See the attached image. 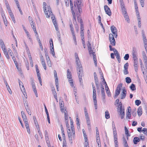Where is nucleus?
Instances as JSON below:
<instances>
[{
  "label": "nucleus",
  "mask_w": 147,
  "mask_h": 147,
  "mask_svg": "<svg viewBox=\"0 0 147 147\" xmlns=\"http://www.w3.org/2000/svg\"><path fill=\"white\" fill-rule=\"evenodd\" d=\"M43 8L44 10L46 16V17L49 18L50 16L51 17L52 22L53 23L56 30L57 32L59 31L57 23L55 19L54 16L53 14L51 11V9L49 6H48L46 3L44 2L43 3Z\"/></svg>",
  "instance_id": "nucleus-1"
},
{
  "label": "nucleus",
  "mask_w": 147,
  "mask_h": 147,
  "mask_svg": "<svg viewBox=\"0 0 147 147\" xmlns=\"http://www.w3.org/2000/svg\"><path fill=\"white\" fill-rule=\"evenodd\" d=\"M82 2L80 0H75L74 2L76 12L77 14L78 15V13H81L82 12Z\"/></svg>",
  "instance_id": "nucleus-2"
},
{
  "label": "nucleus",
  "mask_w": 147,
  "mask_h": 147,
  "mask_svg": "<svg viewBox=\"0 0 147 147\" xmlns=\"http://www.w3.org/2000/svg\"><path fill=\"white\" fill-rule=\"evenodd\" d=\"M121 8L122 14L124 17L125 20L127 22L129 23L130 22L129 19V16L127 15L126 9L125 8V6H122V7H121Z\"/></svg>",
  "instance_id": "nucleus-3"
},
{
  "label": "nucleus",
  "mask_w": 147,
  "mask_h": 147,
  "mask_svg": "<svg viewBox=\"0 0 147 147\" xmlns=\"http://www.w3.org/2000/svg\"><path fill=\"white\" fill-rule=\"evenodd\" d=\"M76 63L77 65V71L80 72V71H83L82 67L80 61L79 59H76Z\"/></svg>",
  "instance_id": "nucleus-4"
},
{
  "label": "nucleus",
  "mask_w": 147,
  "mask_h": 147,
  "mask_svg": "<svg viewBox=\"0 0 147 147\" xmlns=\"http://www.w3.org/2000/svg\"><path fill=\"white\" fill-rule=\"evenodd\" d=\"M111 30L115 38H117V32L116 28L114 26H112L111 27Z\"/></svg>",
  "instance_id": "nucleus-5"
},
{
  "label": "nucleus",
  "mask_w": 147,
  "mask_h": 147,
  "mask_svg": "<svg viewBox=\"0 0 147 147\" xmlns=\"http://www.w3.org/2000/svg\"><path fill=\"white\" fill-rule=\"evenodd\" d=\"M49 43L51 48V53L53 56L54 57L55 56V53L54 50L53 41L52 38L50 39L49 40Z\"/></svg>",
  "instance_id": "nucleus-6"
},
{
  "label": "nucleus",
  "mask_w": 147,
  "mask_h": 147,
  "mask_svg": "<svg viewBox=\"0 0 147 147\" xmlns=\"http://www.w3.org/2000/svg\"><path fill=\"white\" fill-rule=\"evenodd\" d=\"M142 56L144 59V62L145 68L147 69V57L146 56L145 52L144 51L142 52Z\"/></svg>",
  "instance_id": "nucleus-7"
},
{
  "label": "nucleus",
  "mask_w": 147,
  "mask_h": 147,
  "mask_svg": "<svg viewBox=\"0 0 147 147\" xmlns=\"http://www.w3.org/2000/svg\"><path fill=\"white\" fill-rule=\"evenodd\" d=\"M104 8L106 13L110 16L111 15V12L109 7L107 5L104 6Z\"/></svg>",
  "instance_id": "nucleus-8"
},
{
  "label": "nucleus",
  "mask_w": 147,
  "mask_h": 147,
  "mask_svg": "<svg viewBox=\"0 0 147 147\" xmlns=\"http://www.w3.org/2000/svg\"><path fill=\"white\" fill-rule=\"evenodd\" d=\"M122 92L121 93V99H124L126 95L127 91L125 87L123 88Z\"/></svg>",
  "instance_id": "nucleus-9"
},
{
  "label": "nucleus",
  "mask_w": 147,
  "mask_h": 147,
  "mask_svg": "<svg viewBox=\"0 0 147 147\" xmlns=\"http://www.w3.org/2000/svg\"><path fill=\"white\" fill-rule=\"evenodd\" d=\"M119 112L120 113V115H125L124 109L122 108V103L121 102H120L119 103Z\"/></svg>",
  "instance_id": "nucleus-10"
},
{
  "label": "nucleus",
  "mask_w": 147,
  "mask_h": 147,
  "mask_svg": "<svg viewBox=\"0 0 147 147\" xmlns=\"http://www.w3.org/2000/svg\"><path fill=\"white\" fill-rule=\"evenodd\" d=\"M80 13H78V14H77L78 16V21L80 22V23L81 24V31H84V27L83 26V22L82 19L80 18H79V16H80V14H79Z\"/></svg>",
  "instance_id": "nucleus-11"
},
{
  "label": "nucleus",
  "mask_w": 147,
  "mask_h": 147,
  "mask_svg": "<svg viewBox=\"0 0 147 147\" xmlns=\"http://www.w3.org/2000/svg\"><path fill=\"white\" fill-rule=\"evenodd\" d=\"M128 111L126 113V118H128V119H130L131 116V109L130 107H129L127 108Z\"/></svg>",
  "instance_id": "nucleus-12"
},
{
  "label": "nucleus",
  "mask_w": 147,
  "mask_h": 147,
  "mask_svg": "<svg viewBox=\"0 0 147 147\" xmlns=\"http://www.w3.org/2000/svg\"><path fill=\"white\" fill-rule=\"evenodd\" d=\"M67 132L68 134V137L70 140L72 141V134L71 130L70 129H67Z\"/></svg>",
  "instance_id": "nucleus-13"
},
{
  "label": "nucleus",
  "mask_w": 147,
  "mask_h": 147,
  "mask_svg": "<svg viewBox=\"0 0 147 147\" xmlns=\"http://www.w3.org/2000/svg\"><path fill=\"white\" fill-rule=\"evenodd\" d=\"M133 62L134 69L136 72H137L138 71V61H133Z\"/></svg>",
  "instance_id": "nucleus-14"
},
{
  "label": "nucleus",
  "mask_w": 147,
  "mask_h": 147,
  "mask_svg": "<svg viewBox=\"0 0 147 147\" xmlns=\"http://www.w3.org/2000/svg\"><path fill=\"white\" fill-rule=\"evenodd\" d=\"M30 25L31 27L32 28L35 34H37V32L36 31L35 26V24L34 22L30 23Z\"/></svg>",
  "instance_id": "nucleus-15"
},
{
  "label": "nucleus",
  "mask_w": 147,
  "mask_h": 147,
  "mask_svg": "<svg viewBox=\"0 0 147 147\" xmlns=\"http://www.w3.org/2000/svg\"><path fill=\"white\" fill-rule=\"evenodd\" d=\"M77 73L78 74V75L79 77V81L81 83H82V74L83 72V71H80V72H79L78 71H77Z\"/></svg>",
  "instance_id": "nucleus-16"
},
{
  "label": "nucleus",
  "mask_w": 147,
  "mask_h": 147,
  "mask_svg": "<svg viewBox=\"0 0 147 147\" xmlns=\"http://www.w3.org/2000/svg\"><path fill=\"white\" fill-rule=\"evenodd\" d=\"M0 45L2 50H4V49H6L4 42L1 39H0Z\"/></svg>",
  "instance_id": "nucleus-17"
},
{
  "label": "nucleus",
  "mask_w": 147,
  "mask_h": 147,
  "mask_svg": "<svg viewBox=\"0 0 147 147\" xmlns=\"http://www.w3.org/2000/svg\"><path fill=\"white\" fill-rule=\"evenodd\" d=\"M21 115H22V117L23 120V121H24L25 120H26L27 119L26 116L24 112L23 111H21Z\"/></svg>",
  "instance_id": "nucleus-18"
},
{
  "label": "nucleus",
  "mask_w": 147,
  "mask_h": 147,
  "mask_svg": "<svg viewBox=\"0 0 147 147\" xmlns=\"http://www.w3.org/2000/svg\"><path fill=\"white\" fill-rule=\"evenodd\" d=\"M142 109L141 107H140L138 109V114L139 116L141 115L142 114Z\"/></svg>",
  "instance_id": "nucleus-19"
},
{
  "label": "nucleus",
  "mask_w": 147,
  "mask_h": 147,
  "mask_svg": "<svg viewBox=\"0 0 147 147\" xmlns=\"http://www.w3.org/2000/svg\"><path fill=\"white\" fill-rule=\"evenodd\" d=\"M71 130L72 134V136L73 138H74L75 137V131L74 130V125H71Z\"/></svg>",
  "instance_id": "nucleus-20"
},
{
  "label": "nucleus",
  "mask_w": 147,
  "mask_h": 147,
  "mask_svg": "<svg viewBox=\"0 0 147 147\" xmlns=\"http://www.w3.org/2000/svg\"><path fill=\"white\" fill-rule=\"evenodd\" d=\"M67 78L69 79H71L72 78L71 75V72L69 71V69H68L67 71Z\"/></svg>",
  "instance_id": "nucleus-21"
},
{
  "label": "nucleus",
  "mask_w": 147,
  "mask_h": 147,
  "mask_svg": "<svg viewBox=\"0 0 147 147\" xmlns=\"http://www.w3.org/2000/svg\"><path fill=\"white\" fill-rule=\"evenodd\" d=\"M142 38L144 48L147 47V40L146 36L143 37Z\"/></svg>",
  "instance_id": "nucleus-22"
},
{
  "label": "nucleus",
  "mask_w": 147,
  "mask_h": 147,
  "mask_svg": "<svg viewBox=\"0 0 147 147\" xmlns=\"http://www.w3.org/2000/svg\"><path fill=\"white\" fill-rule=\"evenodd\" d=\"M140 141L139 138L137 137H135L133 140V142L135 144H136L138 142H139Z\"/></svg>",
  "instance_id": "nucleus-23"
},
{
  "label": "nucleus",
  "mask_w": 147,
  "mask_h": 147,
  "mask_svg": "<svg viewBox=\"0 0 147 147\" xmlns=\"http://www.w3.org/2000/svg\"><path fill=\"white\" fill-rule=\"evenodd\" d=\"M93 56L95 65L96 66H97V59L96 58V56L95 55V53H93Z\"/></svg>",
  "instance_id": "nucleus-24"
},
{
  "label": "nucleus",
  "mask_w": 147,
  "mask_h": 147,
  "mask_svg": "<svg viewBox=\"0 0 147 147\" xmlns=\"http://www.w3.org/2000/svg\"><path fill=\"white\" fill-rule=\"evenodd\" d=\"M7 11L11 19L14 17V15L12 12L11 9L8 10Z\"/></svg>",
  "instance_id": "nucleus-25"
},
{
  "label": "nucleus",
  "mask_w": 147,
  "mask_h": 147,
  "mask_svg": "<svg viewBox=\"0 0 147 147\" xmlns=\"http://www.w3.org/2000/svg\"><path fill=\"white\" fill-rule=\"evenodd\" d=\"M146 69L145 72L144 71H143V74L144 76V78L146 82L147 83V72H146V71H147V69L146 68Z\"/></svg>",
  "instance_id": "nucleus-26"
},
{
  "label": "nucleus",
  "mask_w": 147,
  "mask_h": 147,
  "mask_svg": "<svg viewBox=\"0 0 147 147\" xmlns=\"http://www.w3.org/2000/svg\"><path fill=\"white\" fill-rule=\"evenodd\" d=\"M77 123L76 124L77 125V128L78 129L80 128V124L79 123V119H78V115L76 116V119Z\"/></svg>",
  "instance_id": "nucleus-27"
},
{
  "label": "nucleus",
  "mask_w": 147,
  "mask_h": 147,
  "mask_svg": "<svg viewBox=\"0 0 147 147\" xmlns=\"http://www.w3.org/2000/svg\"><path fill=\"white\" fill-rule=\"evenodd\" d=\"M94 78L95 80V83L98 82V80L97 78V74L96 72H94Z\"/></svg>",
  "instance_id": "nucleus-28"
},
{
  "label": "nucleus",
  "mask_w": 147,
  "mask_h": 147,
  "mask_svg": "<svg viewBox=\"0 0 147 147\" xmlns=\"http://www.w3.org/2000/svg\"><path fill=\"white\" fill-rule=\"evenodd\" d=\"M31 83L33 89L35 88L36 86L35 84V83L34 82V80L32 78H31Z\"/></svg>",
  "instance_id": "nucleus-29"
},
{
  "label": "nucleus",
  "mask_w": 147,
  "mask_h": 147,
  "mask_svg": "<svg viewBox=\"0 0 147 147\" xmlns=\"http://www.w3.org/2000/svg\"><path fill=\"white\" fill-rule=\"evenodd\" d=\"M137 55V53L136 48L135 47H133L132 48V55Z\"/></svg>",
  "instance_id": "nucleus-30"
},
{
  "label": "nucleus",
  "mask_w": 147,
  "mask_h": 147,
  "mask_svg": "<svg viewBox=\"0 0 147 147\" xmlns=\"http://www.w3.org/2000/svg\"><path fill=\"white\" fill-rule=\"evenodd\" d=\"M111 44L112 45L115 46V39L109 40Z\"/></svg>",
  "instance_id": "nucleus-31"
},
{
  "label": "nucleus",
  "mask_w": 147,
  "mask_h": 147,
  "mask_svg": "<svg viewBox=\"0 0 147 147\" xmlns=\"http://www.w3.org/2000/svg\"><path fill=\"white\" fill-rule=\"evenodd\" d=\"M131 89L132 91H134L136 90L135 85L134 84H132L130 86Z\"/></svg>",
  "instance_id": "nucleus-32"
},
{
  "label": "nucleus",
  "mask_w": 147,
  "mask_h": 147,
  "mask_svg": "<svg viewBox=\"0 0 147 147\" xmlns=\"http://www.w3.org/2000/svg\"><path fill=\"white\" fill-rule=\"evenodd\" d=\"M22 89L21 88V89L24 95L25 96V97H26L25 96V95L26 94V90L25 88L24 87V86L22 85Z\"/></svg>",
  "instance_id": "nucleus-33"
},
{
  "label": "nucleus",
  "mask_w": 147,
  "mask_h": 147,
  "mask_svg": "<svg viewBox=\"0 0 147 147\" xmlns=\"http://www.w3.org/2000/svg\"><path fill=\"white\" fill-rule=\"evenodd\" d=\"M22 26L23 27V28L24 29V30L26 33L27 34V36L28 37V38H30V36L29 35L28 32L27 31V30L26 29V28H25V27H24V26L23 25H22Z\"/></svg>",
  "instance_id": "nucleus-34"
},
{
  "label": "nucleus",
  "mask_w": 147,
  "mask_h": 147,
  "mask_svg": "<svg viewBox=\"0 0 147 147\" xmlns=\"http://www.w3.org/2000/svg\"><path fill=\"white\" fill-rule=\"evenodd\" d=\"M105 117L106 119H108L110 118V115L108 111L107 110L105 113Z\"/></svg>",
  "instance_id": "nucleus-35"
},
{
  "label": "nucleus",
  "mask_w": 147,
  "mask_h": 147,
  "mask_svg": "<svg viewBox=\"0 0 147 147\" xmlns=\"http://www.w3.org/2000/svg\"><path fill=\"white\" fill-rule=\"evenodd\" d=\"M125 81L127 83L129 84L131 82V80L130 78L127 77L125 78Z\"/></svg>",
  "instance_id": "nucleus-36"
},
{
  "label": "nucleus",
  "mask_w": 147,
  "mask_h": 147,
  "mask_svg": "<svg viewBox=\"0 0 147 147\" xmlns=\"http://www.w3.org/2000/svg\"><path fill=\"white\" fill-rule=\"evenodd\" d=\"M5 4L6 6V8L7 10L10 9V8L9 7V4L8 1L6 0L5 1Z\"/></svg>",
  "instance_id": "nucleus-37"
},
{
  "label": "nucleus",
  "mask_w": 147,
  "mask_h": 147,
  "mask_svg": "<svg viewBox=\"0 0 147 147\" xmlns=\"http://www.w3.org/2000/svg\"><path fill=\"white\" fill-rule=\"evenodd\" d=\"M133 61H138V58H137V55H132Z\"/></svg>",
  "instance_id": "nucleus-38"
},
{
  "label": "nucleus",
  "mask_w": 147,
  "mask_h": 147,
  "mask_svg": "<svg viewBox=\"0 0 147 147\" xmlns=\"http://www.w3.org/2000/svg\"><path fill=\"white\" fill-rule=\"evenodd\" d=\"M120 91L117 90H116L115 93V97H117L119 94Z\"/></svg>",
  "instance_id": "nucleus-39"
},
{
  "label": "nucleus",
  "mask_w": 147,
  "mask_h": 147,
  "mask_svg": "<svg viewBox=\"0 0 147 147\" xmlns=\"http://www.w3.org/2000/svg\"><path fill=\"white\" fill-rule=\"evenodd\" d=\"M4 24L6 26H7V20L6 17L2 18Z\"/></svg>",
  "instance_id": "nucleus-40"
},
{
  "label": "nucleus",
  "mask_w": 147,
  "mask_h": 147,
  "mask_svg": "<svg viewBox=\"0 0 147 147\" xmlns=\"http://www.w3.org/2000/svg\"><path fill=\"white\" fill-rule=\"evenodd\" d=\"M122 87V84L121 83L117 86L116 89L120 91Z\"/></svg>",
  "instance_id": "nucleus-41"
},
{
  "label": "nucleus",
  "mask_w": 147,
  "mask_h": 147,
  "mask_svg": "<svg viewBox=\"0 0 147 147\" xmlns=\"http://www.w3.org/2000/svg\"><path fill=\"white\" fill-rule=\"evenodd\" d=\"M63 102L62 101L61 102H60V107L61 108V111H62L63 109V108L64 107V104H63Z\"/></svg>",
  "instance_id": "nucleus-42"
},
{
  "label": "nucleus",
  "mask_w": 147,
  "mask_h": 147,
  "mask_svg": "<svg viewBox=\"0 0 147 147\" xmlns=\"http://www.w3.org/2000/svg\"><path fill=\"white\" fill-rule=\"evenodd\" d=\"M41 62V64H42V66L43 67L44 69L45 70H46V69L47 67H46V65L45 64V61H43L42 62Z\"/></svg>",
  "instance_id": "nucleus-43"
},
{
  "label": "nucleus",
  "mask_w": 147,
  "mask_h": 147,
  "mask_svg": "<svg viewBox=\"0 0 147 147\" xmlns=\"http://www.w3.org/2000/svg\"><path fill=\"white\" fill-rule=\"evenodd\" d=\"M24 121V122L25 125L26 126V128H28L29 127L28 123V120H25Z\"/></svg>",
  "instance_id": "nucleus-44"
},
{
  "label": "nucleus",
  "mask_w": 147,
  "mask_h": 147,
  "mask_svg": "<svg viewBox=\"0 0 147 147\" xmlns=\"http://www.w3.org/2000/svg\"><path fill=\"white\" fill-rule=\"evenodd\" d=\"M142 131L144 134L147 136V129L146 128H143L142 130Z\"/></svg>",
  "instance_id": "nucleus-45"
},
{
  "label": "nucleus",
  "mask_w": 147,
  "mask_h": 147,
  "mask_svg": "<svg viewBox=\"0 0 147 147\" xmlns=\"http://www.w3.org/2000/svg\"><path fill=\"white\" fill-rule=\"evenodd\" d=\"M135 103L136 105L138 106L141 103V102L140 100H135Z\"/></svg>",
  "instance_id": "nucleus-46"
},
{
  "label": "nucleus",
  "mask_w": 147,
  "mask_h": 147,
  "mask_svg": "<svg viewBox=\"0 0 147 147\" xmlns=\"http://www.w3.org/2000/svg\"><path fill=\"white\" fill-rule=\"evenodd\" d=\"M57 35L58 38L59 40H61V34L59 31H58L57 32Z\"/></svg>",
  "instance_id": "nucleus-47"
},
{
  "label": "nucleus",
  "mask_w": 147,
  "mask_h": 147,
  "mask_svg": "<svg viewBox=\"0 0 147 147\" xmlns=\"http://www.w3.org/2000/svg\"><path fill=\"white\" fill-rule=\"evenodd\" d=\"M51 91L52 92L53 94H55L57 93L55 91V87L54 86L51 87Z\"/></svg>",
  "instance_id": "nucleus-48"
},
{
  "label": "nucleus",
  "mask_w": 147,
  "mask_h": 147,
  "mask_svg": "<svg viewBox=\"0 0 147 147\" xmlns=\"http://www.w3.org/2000/svg\"><path fill=\"white\" fill-rule=\"evenodd\" d=\"M129 57V55L128 54H127L125 55L124 58L125 60H127L128 59Z\"/></svg>",
  "instance_id": "nucleus-49"
},
{
  "label": "nucleus",
  "mask_w": 147,
  "mask_h": 147,
  "mask_svg": "<svg viewBox=\"0 0 147 147\" xmlns=\"http://www.w3.org/2000/svg\"><path fill=\"white\" fill-rule=\"evenodd\" d=\"M114 35L110 33L109 34V40L114 39Z\"/></svg>",
  "instance_id": "nucleus-50"
},
{
  "label": "nucleus",
  "mask_w": 147,
  "mask_h": 147,
  "mask_svg": "<svg viewBox=\"0 0 147 147\" xmlns=\"http://www.w3.org/2000/svg\"><path fill=\"white\" fill-rule=\"evenodd\" d=\"M116 58L117 59L119 63L121 61V58L120 57V56L119 54H118L117 55H116Z\"/></svg>",
  "instance_id": "nucleus-51"
},
{
  "label": "nucleus",
  "mask_w": 147,
  "mask_h": 147,
  "mask_svg": "<svg viewBox=\"0 0 147 147\" xmlns=\"http://www.w3.org/2000/svg\"><path fill=\"white\" fill-rule=\"evenodd\" d=\"M101 93L102 99L103 100L105 99V92H101Z\"/></svg>",
  "instance_id": "nucleus-52"
},
{
  "label": "nucleus",
  "mask_w": 147,
  "mask_h": 147,
  "mask_svg": "<svg viewBox=\"0 0 147 147\" xmlns=\"http://www.w3.org/2000/svg\"><path fill=\"white\" fill-rule=\"evenodd\" d=\"M72 80V78L71 79H69V82L70 84V86L71 87L74 86V84H73Z\"/></svg>",
  "instance_id": "nucleus-53"
},
{
  "label": "nucleus",
  "mask_w": 147,
  "mask_h": 147,
  "mask_svg": "<svg viewBox=\"0 0 147 147\" xmlns=\"http://www.w3.org/2000/svg\"><path fill=\"white\" fill-rule=\"evenodd\" d=\"M129 66V64L127 63L124 65V69H128Z\"/></svg>",
  "instance_id": "nucleus-54"
},
{
  "label": "nucleus",
  "mask_w": 147,
  "mask_h": 147,
  "mask_svg": "<svg viewBox=\"0 0 147 147\" xmlns=\"http://www.w3.org/2000/svg\"><path fill=\"white\" fill-rule=\"evenodd\" d=\"M86 123L88 126V129H90L91 127L90 121H86Z\"/></svg>",
  "instance_id": "nucleus-55"
},
{
  "label": "nucleus",
  "mask_w": 147,
  "mask_h": 147,
  "mask_svg": "<svg viewBox=\"0 0 147 147\" xmlns=\"http://www.w3.org/2000/svg\"><path fill=\"white\" fill-rule=\"evenodd\" d=\"M140 1L141 6L143 7L144 6V0H140Z\"/></svg>",
  "instance_id": "nucleus-56"
},
{
  "label": "nucleus",
  "mask_w": 147,
  "mask_h": 147,
  "mask_svg": "<svg viewBox=\"0 0 147 147\" xmlns=\"http://www.w3.org/2000/svg\"><path fill=\"white\" fill-rule=\"evenodd\" d=\"M44 107H45V112L46 113L47 115V116L49 115L47 109V107H46L45 105V104L44 105Z\"/></svg>",
  "instance_id": "nucleus-57"
},
{
  "label": "nucleus",
  "mask_w": 147,
  "mask_h": 147,
  "mask_svg": "<svg viewBox=\"0 0 147 147\" xmlns=\"http://www.w3.org/2000/svg\"><path fill=\"white\" fill-rule=\"evenodd\" d=\"M69 1H70V5L71 6V10H72L73 9V7L72 0H69Z\"/></svg>",
  "instance_id": "nucleus-58"
},
{
  "label": "nucleus",
  "mask_w": 147,
  "mask_h": 147,
  "mask_svg": "<svg viewBox=\"0 0 147 147\" xmlns=\"http://www.w3.org/2000/svg\"><path fill=\"white\" fill-rule=\"evenodd\" d=\"M119 2L121 7H122V6H124V4L123 0H119Z\"/></svg>",
  "instance_id": "nucleus-59"
},
{
  "label": "nucleus",
  "mask_w": 147,
  "mask_h": 147,
  "mask_svg": "<svg viewBox=\"0 0 147 147\" xmlns=\"http://www.w3.org/2000/svg\"><path fill=\"white\" fill-rule=\"evenodd\" d=\"M81 39H83L84 38V31H81Z\"/></svg>",
  "instance_id": "nucleus-60"
},
{
  "label": "nucleus",
  "mask_w": 147,
  "mask_h": 147,
  "mask_svg": "<svg viewBox=\"0 0 147 147\" xmlns=\"http://www.w3.org/2000/svg\"><path fill=\"white\" fill-rule=\"evenodd\" d=\"M34 123L37 130H39V126L38 124V122H35Z\"/></svg>",
  "instance_id": "nucleus-61"
},
{
  "label": "nucleus",
  "mask_w": 147,
  "mask_h": 147,
  "mask_svg": "<svg viewBox=\"0 0 147 147\" xmlns=\"http://www.w3.org/2000/svg\"><path fill=\"white\" fill-rule=\"evenodd\" d=\"M1 16L2 18L6 17L5 16V15L3 11V10H2L1 12Z\"/></svg>",
  "instance_id": "nucleus-62"
},
{
  "label": "nucleus",
  "mask_w": 147,
  "mask_h": 147,
  "mask_svg": "<svg viewBox=\"0 0 147 147\" xmlns=\"http://www.w3.org/2000/svg\"><path fill=\"white\" fill-rule=\"evenodd\" d=\"M28 19L30 23L34 22L32 18L31 17L29 16L28 17Z\"/></svg>",
  "instance_id": "nucleus-63"
},
{
  "label": "nucleus",
  "mask_w": 147,
  "mask_h": 147,
  "mask_svg": "<svg viewBox=\"0 0 147 147\" xmlns=\"http://www.w3.org/2000/svg\"><path fill=\"white\" fill-rule=\"evenodd\" d=\"M8 51L9 54L11 56H12L13 55V53L12 52V51L10 49H8Z\"/></svg>",
  "instance_id": "nucleus-64"
}]
</instances>
